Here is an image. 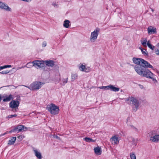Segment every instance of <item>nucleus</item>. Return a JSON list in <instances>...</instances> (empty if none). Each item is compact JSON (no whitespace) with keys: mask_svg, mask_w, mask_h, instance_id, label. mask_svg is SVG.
<instances>
[{"mask_svg":"<svg viewBox=\"0 0 159 159\" xmlns=\"http://www.w3.org/2000/svg\"><path fill=\"white\" fill-rule=\"evenodd\" d=\"M133 61L136 64L134 69L137 73L142 77L151 79L155 82H157L156 75L152 73L148 68L153 69V66L144 59L134 57Z\"/></svg>","mask_w":159,"mask_h":159,"instance_id":"f257e3e1","label":"nucleus"},{"mask_svg":"<svg viewBox=\"0 0 159 159\" xmlns=\"http://www.w3.org/2000/svg\"><path fill=\"white\" fill-rule=\"evenodd\" d=\"M46 109L51 114L53 115L58 114L59 111V107L52 103L48 106Z\"/></svg>","mask_w":159,"mask_h":159,"instance_id":"f03ea898","label":"nucleus"},{"mask_svg":"<svg viewBox=\"0 0 159 159\" xmlns=\"http://www.w3.org/2000/svg\"><path fill=\"white\" fill-rule=\"evenodd\" d=\"M129 102H132V104L134 106L133 108V111L134 112H136L138 109L139 105V103L138 100L135 98L133 97H129L127 100Z\"/></svg>","mask_w":159,"mask_h":159,"instance_id":"7ed1b4c3","label":"nucleus"},{"mask_svg":"<svg viewBox=\"0 0 159 159\" xmlns=\"http://www.w3.org/2000/svg\"><path fill=\"white\" fill-rule=\"evenodd\" d=\"M99 32V29L97 28L93 32L91 33L90 38L91 42H94L97 39Z\"/></svg>","mask_w":159,"mask_h":159,"instance_id":"20e7f679","label":"nucleus"},{"mask_svg":"<svg viewBox=\"0 0 159 159\" xmlns=\"http://www.w3.org/2000/svg\"><path fill=\"white\" fill-rule=\"evenodd\" d=\"M20 102L18 101L13 100L9 103L10 107L12 108V111L14 112L16 111L17 107L19 106Z\"/></svg>","mask_w":159,"mask_h":159,"instance_id":"39448f33","label":"nucleus"},{"mask_svg":"<svg viewBox=\"0 0 159 159\" xmlns=\"http://www.w3.org/2000/svg\"><path fill=\"white\" fill-rule=\"evenodd\" d=\"M43 84L41 82H35L31 84L29 89L32 90H38L41 88V85Z\"/></svg>","mask_w":159,"mask_h":159,"instance_id":"423d86ee","label":"nucleus"},{"mask_svg":"<svg viewBox=\"0 0 159 159\" xmlns=\"http://www.w3.org/2000/svg\"><path fill=\"white\" fill-rule=\"evenodd\" d=\"M33 66L38 68L43 67L45 65L44 61L34 60L33 61Z\"/></svg>","mask_w":159,"mask_h":159,"instance_id":"0eeeda50","label":"nucleus"},{"mask_svg":"<svg viewBox=\"0 0 159 159\" xmlns=\"http://www.w3.org/2000/svg\"><path fill=\"white\" fill-rule=\"evenodd\" d=\"M0 9L4 10L7 11H11V9L7 4L2 2H0Z\"/></svg>","mask_w":159,"mask_h":159,"instance_id":"6e6552de","label":"nucleus"},{"mask_svg":"<svg viewBox=\"0 0 159 159\" xmlns=\"http://www.w3.org/2000/svg\"><path fill=\"white\" fill-rule=\"evenodd\" d=\"M48 66L52 67L54 65L55 61L53 60L44 61V63Z\"/></svg>","mask_w":159,"mask_h":159,"instance_id":"1a4fd4ad","label":"nucleus"},{"mask_svg":"<svg viewBox=\"0 0 159 159\" xmlns=\"http://www.w3.org/2000/svg\"><path fill=\"white\" fill-rule=\"evenodd\" d=\"M148 33L149 34H153L157 33L156 29L152 27L151 26L149 27L148 28Z\"/></svg>","mask_w":159,"mask_h":159,"instance_id":"9d476101","label":"nucleus"},{"mask_svg":"<svg viewBox=\"0 0 159 159\" xmlns=\"http://www.w3.org/2000/svg\"><path fill=\"white\" fill-rule=\"evenodd\" d=\"M34 154L37 158L38 159H41L43 157L41 153L36 149H34Z\"/></svg>","mask_w":159,"mask_h":159,"instance_id":"9b49d317","label":"nucleus"},{"mask_svg":"<svg viewBox=\"0 0 159 159\" xmlns=\"http://www.w3.org/2000/svg\"><path fill=\"white\" fill-rule=\"evenodd\" d=\"M150 140L154 142H158L159 140V135H156L154 136L151 137Z\"/></svg>","mask_w":159,"mask_h":159,"instance_id":"f8f14e48","label":"nucleus"},{"mask_svg":"<svg viewBox=\"0 0 159 159\" xmlns=\"http://www.w3.org/2000/svg\"><path fill=\"white\" fill-rule=\"evenodd\" d=\"M94 150L95 153L97 155H99L102 153V151L101 150V148L99 147L98 146L95 148L94 149Z\"/></svg>","mask_w":159,"mask_h":159,"instance_id":"ddd939ff","label":"nucleus"},{"mask_svg":"<svg viewBox=\"0 0 159 159\" xmlns=\"http://www.w3.org/2000/svg\"><path fill=\"white\" fill-rule=\"evenodd\" d=\"M24 127V125H18L16 127H15L16 132L19 133L21 132L23 128Z\"/></svg>","mask_w":159,"mask_h":159,"instance_id":"4468645a","label":"nucleus"},{"mask_svg":"<svg viewBox=\"0 0 159 159\" xmlns=\"http://www.w3.org/2000/svg\"><path fill=\"white\" fill-rule=\"evenodd\" d=\"M111 139H112L113 141H114V142L115 144H117L119 143L118 138L117 136H112L111 138Z\"/></svg>","mask_w":159,"mask_h":159,"instance_id":"2eb2a0df","label":"nucleus"},{"mask_svg":"<svg viewBox=\"0 0 159 159\" xmlns=\"http://www.w3.org/2000/svg\"><path fill=\"white\" fill-rule=\"evenodd\" d=\"M16 140V137H13L10 140H9L8 144V145H11L14 144Z\"/></svg>","mask_w":159,"mask_h":159,"instance_id":"dca6fc26","label":"nucleus"},{"mask_svg":"<svg viewBox=\"0 0 159 159\" xmlns=\"http://www.w3.org/2000/svg\"><path fill=\"white\" fill-rule=\"evenodd\" d=\"M13 98L12 95L10 94L8 96L6 97L5 98L3 99V102H8L11 99H13Z\"/></svg>","mask_w":159,"mask_h":159,"instance_id":"f3484780","label":"nucleus"},{"mask_svg":"<svg viewBox=\"0 0 159 159\" xmlns=\"http://www.w3.org/2000/svg\"><path fill=\"white\" fill-rule=\"evenodd\" d=\"M119 88L115 87L113 85L111 84V91L116 92L119 91Z\"/></svg>","mask_w":159,"mask_h":159,"instance_id":"a211bd4d","label":"nucleus"},{"mask_svg":"<svg viewBox=\"0 0 159 159\" xmlns=\"http://www.w3.org/2000/svg\"><path fill=\"white\" fill-rule=\"evenodd\" d=\"M70 22L69 20H66L64 22V26L66 28H68L70 26L69 24Z\"/></svg>","mask_w":159,"mask_h":159,"instance_id":"6ab92c4d","label":"nucleus"},{"mask_svg":"<svg viewBox=\"0 0 159 159\" xmlns=\"http://www.w3.org/2000/svg\"><path fill=\"white\" fill-rule=\"evenodd\" d=\"M147 39L146 38H145L144 39H142L141 40L142 45L144 47H147L146 44L147 42Z\"/></svg>","mask_w":159,"mask_h":159,"instance_id":"aec40b11","label":"nucleus"},{"mask_svg":"<svg viewBox=\"0 0 159 159\" xmlns=\"http://www.w3.org/2000/svg\"><path fill=\"white\" fill-rule=\"evenodd\" d=\"M139 49H141L142 53L144 56H148V52L146 50L144 49H143L140 47H139Z\"/></svg>","mask_w":159,"mask_h":159,"instance_id":"412c9836","label":"nucleus"},{"mask_svg":"<svg viewBox=\"0 0 159 159\" xmlns=\"http://www.w3.org/2000/svg\"><path fill=\"white\" fill-rule=\"evenodd\" d=\"M84 139L86 142H94L95 141L91 138L85 137L84 138Z\"/></svg>","mask_w":159,"mask_h":159,"instance_id":"4be33fe9","label":"nucleus"},{"mask_svg":"<svg viewBox=\"0 0 159 159\" xmlns=\"http://www.w3.org/2000/svg\"><path fill=\"white\" fill-rule=\"evenodd\" d=\"M78 77L77 75L76 74H72L71 76V81L73 82Z\"/></svg>","mask_w":159,"mask_h":159,"instance_id":"5701e85b","label":"nucleus"},{"mask_svg":"<svg viewBox=\"0 0 159 159\" xmlns=\"http://www.w3.org/2000/svg\"><path fill=\"white\" fill-rule=\"evenodd\" d=\"M32 62H28V63H27L26 64V66H25L23 67H21L20 68H23V67H26L27 68H30L33 66V65H32Z\"/></svg>","mask_w":159,"mask_h":159,"instance_id":"b1692460","label":"nucleus"},{"mask_svg":"<svg viewBox=\"0 0 159 159\" xmlns=\"http://www.w3.org/2000/svg\"><path fill=\"white\" fill-rule=\"evenodd\" d=\"M149 135L150 138L151 137L153 136H154L155 135H156V132L155 130H153L151 131L149 133Z\"/></svg>","mask_w":159,"mask_h":159,"instance_id":"393cba45","label":"nucleus"},{"mask_svg":"<svg viewBox=\"0 0 159 159\" xmlns=\"http://www.w3.org/2000/svg\"><path fill=\"white\" fill-rule=\"evenodd\" d=\"M130 129L133 130H134V131L136 132H138V129L136 128L133 125H131L130 126Z\"/></svg>","mask_w":159,"mask_h":159,"instance_id":"a878e982","label":"nucleus"},{"mask_svg":"<svg viewBox=\"0 0 159 159\" xmlns=\"http://www.w3.org/2000/svg\"><path fill=\"white\" fill-rule=\"evenodd\" d=\"M85 66L83 65H81V66H79V69L80 70L82 71H84L85 69Z\"/></svg>","mask_w":159,"mask_h":159,"instance_id":"bb28decb","label":"nucleus"},{"mask_svg":"<svg viewBox=\"0 0 159 159\" xmlns=\"http://www.w3.org/2000/svg\"><path fill=\"white\" fill-rule=\"evenodd\" d=\"M130 156L131 159H136V156L134 153H130Z\"/></svg>","mask_w":159,"mask_h":159,"instance_id":"cd10ccee","label":"nucleus"},{"mask_svg":"<svg viewBox=\"0 0 159 159\" xmlns=\"http://www.w3.org/2000/svg\"><path fill=\"white\" fill-rule=\"evenodd\" d=\"M10 71L8 70H3L1 72H0V73L2 74H7Z\"/></svg>","mask_w":159,"mask_h":159,"instance_id":"c85d7f7f","label":"nucleus"},{"mask_svg":"<svg viewBox=\"0 0 159 159\" xmlns=\"http://www.w3.org/2000/svg\"><path fill=\"white\" fill-rule=\"evenodd\" d=\"M148 46L149 47V48L152 49V50H153L155 48V47L152 45L151 44H148Z\"/></svg>","mask_w":159,"mask_h":159,"instance_id":"c756f323","label":"nucleus"},{"mask_svg":"<svg viewBox=\"0 0 159 159\" xmlns=\"http://www.w3.org/2000/svg\"><path fill=\"white\" fill-rule=\"evenodd\" d=\"M130 141H131V142H132L133 143H135V139L132 137H130L129 138Z\"/></svg>","mask_w":159,"mask_h":159,"instance_id":"7c9ffc66","label":"nucleus"},{"mask_svg":"<svg viewBox=\"0 0 159 159\" xmlns=\"http://www.w3.org/2000/svg\"><path fill=\"white\" fill-rule=\"evenodd\" d=\"M17 116V115L14 114V115H9L7 117L8 118H11L13 117H16Z\"/></svg>","mask_w":159,"mask_h":159,"instance_id":"2f4dec72","label":"nucleus"},{"mask_svg":"<svg viewBox=\"0 0 159 159\" xmlns=\"http://www.w3.org/2000/svg\"><path fill=\"white\" fill-rule=\"evenodd\" d=\"M68 79L67 78L66 79H64L63 80V84H65L67 83L68 82Z\"/></svg>","mask_w":159,"mask_h":159,"instance_id":"473e14b6","label":"nucleus"},{"mask_svg":"<svg viewBox=\"0 0 159 159\" xmlns=\"http://www.w3.org/2000/svg\"><path fill=\"white\" fill-rule=\"evenodd\" d=\"M42 47H45L47 45V43L45 41H44L42 43Z\"/></svg>","mask_w":159,"mask_h":159,"instance_id":"72a5a7b5","label":"nucleus"},{"mask_svg":"<svg viewBox=\"0 0 159 159\" xmlns=\"http://www.w3.org/2000/svg\"><path fill=\"white\" fill-rule=\"evenodd\" d=\"M111 88V84H110L108 86H106V89L105 90H110Z\"/></svg>","mask_w":159,"mask_h":159,"instance_id":"f704fd0d","label":"nucleus"},{"mask_svg":"<svg viewBox=\"0 0 159 159\" xmlns=\"http://www.w3.org/2000/svg\"><path fill=\"white\" fill-rule=\"evenodd\" d=\"M12 132H15V133H16V129H15V127L14 128V129H12L9 132V133H12Z\"/></svg>","mask_w":159,"mask_h":159,"instance_id":"c9c22d12","label":"nucleus"},{"mask_svg":"<svg viewBox=\"0 0 159 159\" xmlns=\"http://www.w3.org/2000/svg\"><path fill=\"white\" fill-rule=\"evenodd\" d=\"M89 71V68L88 67V68H86L85 67V69H84V71L86 72H88Z\"/></svg>","mask_w":159,"mask_h":159,"instance_id":"e433bc0d","label":"nucleus"},{"mask_svg":"<svg viewBox=\"0 0 159 159\" xmlns=\"http://www.w3.org/2000/svg\"><path fill=\"white\" fill-rule=\"evenodd\" d=\"M23 137L24 136L22 135H19V136H18L17 138L19 139H22L23 138Z\"/></svg>","mask_w":159,"mask_h":159,"instance_id":"4c0bfd02","label":"nucleus"},{"mask_svg":"<svg viewBox=\"0 0 159 159\" xmlns=\"http://www.w3.org/2000/svg\"><path fill=\"white\" fill-rule=\"evenodd\" d=\"M23 128L22 130H23V131H25L27 130L28 128L26 127H25L24 126V127L23 128Z\"/></svg>","mask_w":159,"mask_h":159,"instance_id":"58836bf2","label":"nucleus"},{"mask_svg":"<svg viewBox=\"0 0 159 159\" xmlns=\"http://www.w3.org/2000/svg\"><path fill=\"white\" fill-rule=\"evenodd\" d=\"M156 54L158 55H159V50L158 49L155 51Z\"/></svg>","mask_w":159,"mask_h":159,"instance_id":"ea45409f","label":"nucleus"},{"mask_svg":"<svg viewBox=\"0 0 159 159\" xmlns=\"http://www.w3.org/2000/svg\"><path fill=\"white\" fill-rule=\"evenodd\" d=\"M52 5L55 7H58V5L56 3H52Z\"/></svg>","mask_w":159,"mask_h":159,"instance_id":"a19ab883","label":"nucleus"},{"mask_svg":"<svg viewBox=\"0 0 159 159\" xmlns=\"http://www.w3.org/2000/svg\"><path fill=\"white\" fill-rule=\"evenodd\" d=\"M100 88L101 89H106V86H102V87H101Z\"/></svg>","mask_w":159,"mask_h":159,"instance_id":"79ce46f5","label":"nucleus"},{"mask_svg":"<svg viewBox=\"0 0 159 159\" xmlns=\"http://www.w3.org/2000/svg\"><path fill=\"white\" fill-rule=\"evenodd\" d=\"M147 45L148 46V44H150L151 43H150V42L149 40H148V41H147Z\"/></svg>","mask_w":159,"mask_h":159,"instance_id":"37998d69","label":"nucleus"},{"mask_svg":"<svg viewBox=\"0 0 159 159\" xmlns=\"http://www.w3.org/2000/svg\"><path fill=\"white\" fill-rule=\"evenodd\" d=\"M54 138H56L57 139H59V137H58L57 136V135H54Z\"/></svg>","mask_w":159,"mask_h":159,"instance_id":"c03bdc74","label":"nucleus"},{"mask_svg":"<svg viewBox=\"0 0 159 159\" xmlns=\"http://www.w3.org/2000/svg\"><path fill=\"white\" fill-rule=\"evenodd\" d=\"M6 66L7 67H7H11V65H6Z\"/></svg>","mask_w":159,"mask_h":159,"instance_id":"a18cd8bd","label":"nucleus"},{"mask_svg":"<svg viewBox=\"0 0 159 159\" xmlns=\"http://www.w3.org/2000/svg\"><path fill=\"white\" fill-rule=\"evenodd\" d=\"M3 66V69H5V68H7V67L6 66V65L4 66Z\"/></svg>","mask_w":159,"mask_h":159,"instance_id":"49530a36","label":"nucleus"},{"mask_svg":"<svg viewBox=\"0 0 159 159\" xmlns=\"http://www.w3.org/2000/svg\"><path fill=\"white\" fill-rule=\"evenodd\" d=\"M3 69V66H0V70H2Z\"/></svg>","mask_w":159,"mask_h":159,"instance_id":"de8ad7c7","label":"nucleus"},{"mask_svg":"<svg viewBox=\"0 0 159 159\" xmlns=\"http://www.w3.org/2000/svg\"><path fill=\"white\" fill-rule=\"evenodd\" d=\"M1 100H2V97H1V96L0 95V102H1Z\"/></svg>","mask_w":159,"mask_h":159,"instance_id":"09e8293b","label":"nucleus"},{"mask_svg":"<svg viewBox=\"0 0 159 159\" xmlns=\"http://www.w3.org/2000/svg\"><path fill=\"white\" fill-rule=\"evenodd\" d=\"M157 46L159 47V43L157 44Z\"/></svg>","mask_w":159,"mask_h":159,"instance_id":"8fccbe9b","label":"nucleus"},{"mask_svg":"<svg viewBox=\"0 0 159 159\" xmlns=\"http://www.w3.org/2000/svg\"><path fill=\"white\" fill-rule=\"evenodd\" d=\"M127 121L128 120V119H127Z\"/></svg>","mask_w":159,"mask_h":159,"instance_id":"3c124183","label":"nucleus"},{"mask_svg":"<svg viewBox=\"0 0 159 159\" xmlns=\"http://www.w3.org/2000/svg\"><path fill=\"white\" fill-rule=\"evenodd\" d=\"M127 121L128 120V119H127Z\"/></svg>","mask_w":159,"mask_h":159,"instance_id":"603ef678","label":"nucleus"}]
</instances>
